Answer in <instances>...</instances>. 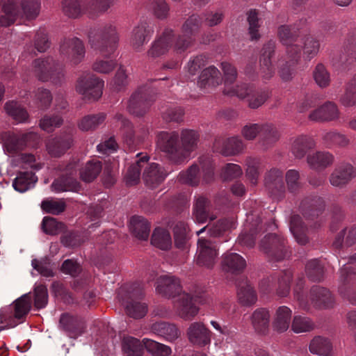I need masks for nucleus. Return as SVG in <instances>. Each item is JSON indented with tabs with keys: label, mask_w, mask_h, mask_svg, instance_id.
<instances>
[{
	"label": "nucleus",
	"mask_w": 356,
	"mask_h": 356,
	"mask_svg": "<svg viewBox=\"0 0 356 356\" xmlns=\"http://www.w3.org/2000/svg\"><path fill=\"white\" fill-rule=\"evenodd\" d=\"M270 318V313L265 308L257 309L252 314L251 323L257 334L266 335L268 333Z\"/></svg>",
	"instance_id": "c85d7f7f"
},
{
	"label": "nucleus",
	"mask_w": 356,
	"mask_h": 356,
	"mask_svg": "<svg viewBox=\"0 0 356 356\" xmlns=\"http://www.w3.org/2000/svg\"><path fill=\"white\" fill-rule=\"evenodd\" d=\"M276 42L270 40L264 44L259 56V73L264 81L270 80L275 74V69L272 58L275 54Z\"/></svg>",
	"instance_id": "9b49d317"
},
{
	"label": "nucleus",
	"mask_w": 356,
	"mask_h": 356,
	"mask_svg": "<svg viewBox=\"0 0 356 356\" xmlns=\"http://www.w3.org/2000/svg\"><path fill=\"white\" fill-rule=\"evenodd\" d=\"M127 314L134 318L138 319L144 317L147 313V305L138 300L128 302L124 305Z\"/></svg>",
	"instance_id": "e2e57ef3"
},
{
	"label": "nucleus",
	"mask_w": 356,
	"mask_h": 356,
	"mask_svg": "<svg viewBox=\"0 0 356 356\" xmlns=\"http://www.w3.org/2000/svg\"><path fill=\"white\" fill-rule=\"evenodd\" d=\"M293 272L286 270L280 273L277 277L276 293L280 297H286L289 294Z\"/></svg>",
	"instance_id": "13d9d810"
},
{
	"label": "nucleus",
	"mask_w": 356,
	"mask_h": 356,
	"mask_svg": "<svg viewBox=\"0 0 356 356\" xmlns=\"http://www.w3.org/2000/svg\"><path fill=\"white\" fill-rule=\"evenodd\" d=\"M218 258V249L215 242L207 238H199L197 241V264L211 268Z\"/></svg>",
	"instance_id": "4468645a"
},
{
	"label": "nucleus",
	"mask_w": 356,
	"mask_h": 356,
	"mask_svg": "<svg viewBox=\"0 0 356 356\" xmlns=\"http://www.w3.org/2000/svg\"><path fill=\"white\" fill-rule=\"evenodd\" d=\"M270 92L266 88H253L249 92L248 106L251 109H257L270 97Z\"/></svg>",
	"instance_id": "a18cd8bd"
},
{
	"label": "nucleus",
	"mask_w": 356,
	"mask_h": 356,
	"mask_svg": "<svg viewBox=\"0 0 356 356\" xmlns=\"http://www.w3.org/2000/svg\"><path fill=\"white\" fill-rule=\"evenodd\" d=\"M60 236V243L67 248H76L80 246L84 242L83 238L79 232L74 230H65L63 232Z\"/></svg>",
	"instance_id": "680f3d73"
},
{
	"label": "nucleus",
	"mask_w": 356,
	"mask_h": 356,
	"mask_svg": "<svg viewBox=\"0 0 356 356\" xmlns=\"http://www.w3.org/2000/svg\"><path fill=\"white\" fill-rule=\"evenodd\" d=\"M287 190L289 192L296 194L302 188L300 175L298 170L291 169L286 171L285 174Z\"/></svg>",
	"instance_id": "69168bd1"
},
{
	"label": "nucleus",
	"mask_w": 356,
	"mask_h": 356,
	"mask_svg": "<svg viewBox=\"0 0 356 356\" xmlns=\"http://www.w3.org/2000/svg\"><path fill=\"white\" fill-rule=\"evenodd\" d=\"M259 13L256 9H251L247 13V21L248 22V33L252 40H257L261 35L259 33L260 28Z\"/></svg>",
	"instance_id": "0e129e2a"
},
{
	"label": "nucleus",
	"mask_w": 356,
	"mask_h": 356,
	"mask_svg": "<svg viewBox=\"0 0 356 356\" xmlns=\"http://www.w3.org/2000/svg\"><path fill=\"white\" fill-rule=\"evenodd\" d=\"M33 65L35 74L41 81L60 84L64 79L63 65L52 57L35 59Z\"/></svg>",
	"instance_id": "39448f33"
},
{
	"label": "nucleus",
	"mask_w": 356,
	"mask_h": 356,
	"mask_svg": "<svg viewBox=\"0 0 356 356\" xmlns=\"http://www.w3.org/2000/svg\"><path fill=\"white\" fill-rule=\"evenodd\" d=\"M280 131L275 125L268 122L262 123L258 143L263 149L267 150L273 147L280 140Z\"/></svg>",
	"instance_id": "a878e982"
},
{
	"label": "nucleus",
	"mask_w": 356,
	"mask_h": 356,
	"mask_svg": "<svg viewBox=\"0 0 356 356\" xmlns=\"http://www.w3.org/2000/svg\"><path fill=\"white\" fill-rule=\"evenodd\" d=\"M151 243L161 250H168L172 245L170 232L163 228H156L152 235Z\"/></svg>",
	"instance_id": "09e8293b"
},
{
	"label": "nucleus",
	"mask_w": 356,
	"mask_h": 356,
	"mask_svg": "<svg viewBox=\"0 0 356 356\" xmlns=\"http://www.w3.org/2000/svg\"><path fill=\"white\" fill-rule=\"evenodd\" d=\"M309 299L313 306L319 309L332 308L335 304L334 296L330 289L319 285L312 286Z\"/></svg>",
	"instance_id": "dca6fc26"
},
{
	"label": "nucleus",
	"mask_w": 356,
	"mask_h": 356,
	"mask_svg": "<svg viewBox=\"0 0 356 356\" xmlns=\"http://www.w3.org/2000/svg\"><path fill=\"white\" fill-rule=\"evenodd\" d=\"M237 296L240 303L244 306L254 305L257 300L255 291L247 281L238 285Z\"/></svg>",
	"instance_id": "de8ad7c7"
},
{
	"label": "nucleus",
	"mask_w": 356,
	"mask_h": 356,
	"mask_svg": "<svg viewBox=\"0 0 356 356\" xmlns=\"http://www.w3.org/2000/svg\"><path fill=\"white\" fill-rule=\"evenodd\" d=\"M59 327L70 338L76 339L85 332L86 324L81 318L64 313L60 317Z\"/></svg>",
	"instance_id": "aec40b11"
},
{
	"label": "nucleus",
	"mask_w": 356,
	"mask_h": 356,
	"mask_svg": "<svg viewBox=\"0 0 356 356\" xmlns=\"http://www.w3.org/2000/svg\"><path fill=\"white\" fill-rule=\"evenodd\" d=\"M156 291L167 298L179 296L181 294V286L179 278L170 275H162L156 280Z\"/></svg>",
	"instance_id": "a211bd4d"
},
{
	"label": "nucleus",
	"mask_w": 356,
	"mask_h": 356,
	"mask_svg": "<svg viewBox=\"0 0 356 356\" xmlns=\"http://www.w3.org/2000/svg\"><path fill=\"white\" fill-rule=\"evenodd\" d=\"M130 229L139 240L146 241L150 232V224L143 216H134L130 220Z\"/></svg>",
	"instance_id": "c9c22d12"
},
{
	"label": "nucleus",
	"mask_w": 356,
	"mask_h": 356,
	"mask_svg": "<svg viewBox=\"0 0 356 356\" xmlns=\"http://www.w3.org/2000/svg\"><path fill=\"white\" fill-rule=\"evenodd\" d=\"M122 346L126 356H143L145 344L136 338L127 337H124Z\"/></svg>",
	"instance_id": "3c124183"
},
{
	"label": "nucleus",
	"mask_w": 356,
	"mask_h": 356,
	"mask_svg": "<svg viewBox=\"0 0 356 356\" xmlns=\"http://www.w3.org/2000/svg\"><path fill=\"white\" fill-rule=\"evenodd\" d=\"M307 161L312 169L320 171L331 166L334 162V156L327 152H316L308 155Z\"/></svg>",
	"instance_id": "7c9ffc66"
},
{
	"label": "nucleus",
	"mask_w": 356,
	"mask_h": 356,
	"mask_svg": "<svg viewBox=\"0 0 356 356\" xmlns=\"http://www.w3.org/2000/svg\"><path fill=\"white\" fill-rule=\"evenodd\" d=\"M154 101L152 90L149 87H139L130 97L127 109L136 116H143Z\"/></svg>",
	"instance_id": "0eeeda50"
},
{
	"label": "nucleus",
	"mask_w": 356,
	"mask_h": 356,
	"mask_svg": "<svg viewBox=\"0 0 356 356\" xmlns=\"http://www.w3.org/2000/svg\"><path fill=\"white\" fill-rule=\"evenodd\" d=\"M245 147L243 140L238 137L223 138L217 137L213 144V152L225 156H235L241 153Z\"/></svg>",
	"instance_id": "2eb2a0df"
},
{
	"label": "nucleus",
	"mask_w": 356,
	"mask_h": 356,
	"mask_svg": "<svg viewBox=\"0 0 356 356\" xmlns=\"http://www.w3.org/2000/svg\"><path fill=\"white\" fill-rule=\"evenodd\" d=\"M186 334L189 341L195 345L204 346L211 341V332L201 322L191 323Z\"/></svg>",
	"instance_id": "b1692460"
},
{
	"label": "nucleus",
	"mask_w": 356,
	"mask_h": 356,
	"mask_svg": "<svg viewBox=\"0 0 356 356\" xmlns=\"http://www.w3.org/2000/svg\"><path fill=\"white\" fill-rule=\"evenodd\" d=\"M292 311L286 306L279 307L273 316L272 327L278 333L286 332L291 324Z\"/></svg>",
	"instance_id": "cd10ccee"
},
{
	"label": "nucleus",
	"mask_w": 356,
	"mask_h": 356,
	"mask_svg": "<svg viewBox=\"0 0 356 356\" xmlns=\"http://www.w3.org/2000/svg\"><path fill=\"white\" fill-rule=\"evenodd\" d=\"M168 173L163 167L156 163L147 164L143 174L145 184L150 188H155L165 179Z\"/></svg>",
	"instance_id": "5701e85b"
},
{
	"label": "nucleus",
	"mask_w": 356,
	"mask_h": 356,
	"mask_svg": "<svg viewBox=\"0 0 356 356\" xmlns=\"http://www.w3.org/2000/svg\"><path fill=\"white\" fill-rule=\"evenodd\" d=\"M157 145L173 163L181 164L185 160L180 136L177 131H161L157 135Z\"/></svg>",
	"instance_id": "20e7f679"
},
{
	"label": "nucleus",
	"mask_w": 356,
	"mask_h": 356,
	"mask_svg": "<svg viewBox=\"0 0 356 356\" xmlns=\"http://www.w3.org/2000/svg\"><path fill=\"white\" fill-rule=\"evenodd\" d=\"M37 180V177L32 171L20 172L14 179L13 186L16 191L22 193L27 191Z\"/></svg>",
	"instance_id": "8fccbe9b"
},
{
	"label": "nucleus",
	"mask_w": 356,
	"mask_h": 356,
	"mask_svg": "<svg viewBox=\"0 0 356 356\" xmlns=\"http://www.w3.org/2000/svg\"><path fill=\"white\" fill-rule=\"evenodd\" d=\"M341 63L356 62V29L350 30L346 35L340 56Z\"/></svg>",
	"instance_id": "c756f323"
},
{
	"label": "nucleus",
	"mask_w": 356,
	"mask_h": 356,
	"mask_svg": "<svg viewBox=\"0 0 356 356\" xmlns=\"http://www.w3.org/2000/svg\"><path fill=\"white\" fill-rule=\"evenodd\" d=\"M290 230L296 242L300 245H305L309 242L307 234L308 228L299 215L296 214L291 216Z\"/></svg>",
	"instance_id": "473e14b6"
},
{
	"label": "nucleus",
	"mask_w": 356,
	"mask_h": 356,
	"mask_svg": "<svg viewBox=\"0 0 356 356\" xmlns=\"http://www.w3.org/2000/svg\"><path fill=\"white\" fill-rule=\"evenodd\" d=\"M106 118V114L104 113L88 115L80 120L78 127L84 131H92L102 124L105 121Z\"/></svg>",
	"instance_id": "6e6d98bb"
},
{
	"label": "nucleus",
	"mask_w": 356,
	"mask_h": 356,
	"mask_svg": "<svg viewBox=\"0 0 356 356\" xmlns=\"http://www.w3.org/2000/svg\"><path fill=\"white\" fill-rule=\"evenodd\" d=\"M114 120L120 123V129L122 132L124 143L131 147L134 144L135 132L131 122L121 113H116Z\"/></svg>",
	"instance_id": "49530a36"
},
{
	"label": "nucleus",
	"mask_w": 356,
	"mask_h": 356,
	"mask_svg": "<svg viewBox=\"0 0 356 356\" xmlns=\"http://www.w3.org/2000/svg\"><path fill=\"white\" fill-rule=\"evenodd\" d=\"M151 29L147 22H141L132 31L131 44L137 51L143 50L146 38L150 34Z\"/></svg>",
	"instance_id": "79ce46f5"
},
{
	"label": "nucleus",
	"mask_w": 356,
	"mask_h": 356,
	"mask_svg": "<svg viewBox=\"0 0 356 356\" xmlns=\"http://www.w3.org/2000/svg\"><path fill=\"white\" fill-rule=\"evenodd\" d=\"M102 163L99 160H91L79 170L80 178L86 183L93 181L102 170Z\"/></svg>",
	"instance_id": "37998d69"
},
{
	"label": "nucleus",
	"mask_w": 356,
	"mask_h": 356,
	"mask_svg": "<svg viewBox=\"0 0 356 356\" xmlns=\"http://www.w3.org/2000/svg\"><path fill=\"white\" fill-rule=\"evenodd\" d=\"M40 141L39 136L35 132L23 134H9L5 142L6 150L11 154H17L26 147L34 146Z\"/></svg>",
	"instance_id": "9d476101"
},
{
	"label": "nucleus",
	"mask_w": 356,
	"mask_h": 356,
	"mask_svg": "<svg viewBox=\"0 0 356 356\" xmlns=\"http://www.w3.org/2000/svg\"><path fill=\"white\" fill-rule=\"evenodd\" d=\"M143 342L145 348L154 356H169L172 353L171 348L163 343L148 339H144Z\"/></svg>",
	"instance_id": "774afa93"
},
{
	"label": "nucleus",
	"mask_w": 356,
	"mask_h": 356,
	"mask_svg": "<svg viewBox=\"0 0 356 356\" xmlns=\"http://www.w3.org/2000/svg\"><path fill=\"white\" fill-rule=\"evenodd\" d=\"M264 185L268 195L274 200H283L286 194L283 172L278 168H271L264 177Z\"/></svg>",
	"instance_id": "6e6552de"
},
{
	"label": "nucleus",
	"mask_w": 356,
	"mask_h": 356,
	"mask_svg": "<svg viewBox=\"0 0 356 356\" xmlns=\"http://www.w3.org/2000/svg\"><path fill=\"white\" fill-rule=\"evenodd\" d=\"M326 208L325 200L318 195L304 197L300 202L299 210L307 220H314L323 214Z\"/></svg>",
	"instance_id": "f8f14e48"
},
{
	"label": "nucleus",
	"mask_w": 356,
	"mask_h": 356,
	"mask_svg": "<svg viewBox=\"0 0 356 356\" xmlns=\"http://www.w3.org/2000/svg\"><path fill=\"white\" fill-rule=\"evenodd\" d=\"M356 177V168L349 162H341L335 165L328 180L331 186L338 188H346Z\"/></svg>",
	"instance_id": "1a4fd4ad"
},
{
	"label": "nucleus",
	"mask_w": 356,
	"mask_h": 356,
	"mask_svg": "<svg viewBox=\"0 0 356 356\" xmlns=\"http://www.w3.org/2000/svg\"><path fill=\"white\" fill-rule=\"evenodd\" d=\"M3 15L0 17V26H9L14 24L18 17L20 10L15 0H8L3 4Z\"/></svg>",
	"instance_id": "58836bf2"
},
{
	"label": "nucleus",
	"mask_w": 356,
	"mask_h": 356,
	"mask_svg": "<svg viewBox=\"0 0 356 356\" xmlns=\"http://www.w3.org/2000/svg\"><path fill=\"white\" fill-rule=\"evenodd\" d=\"M74 131V129L68 128L67 131L49 141L47 145L49 153L55 157L63 154L73 144Z\"/></svg>",
	"instance_id": "412c9836"
},
{
	"label": "nucleus",
	"mask_w": 356,
	"mask_h": 356,
	"mask_svg": "<svg viewBox=\"0 0 356 356\" xmlns=\"http://www.w3.org/2000/svg\"><path fill=\"white\" fill-rule=\"evenodd\" d=\"M88 40L92 47L108 58L116 50L119 35L116 27L107 24L100 27L91 28L88 32Z\"/></svg>",
	"instance_id": "f257e3e1"
},
{
	"label": "nucleus",
	"mask_w": 356,
	"mask_h": 356,
	"mask_svg": "<svg viewBox=\"0 0 356 356\" xmlns=\"http://www.w3.org/2000/svg\"><path fill=\"white\" fill-rule=\"evenodd\" d=\"M315 146L316 143L312 137L307 135H300L294 139L291 151L296 158L300 159Z\"/></svg>",
	"instance_id": "f704fd0d"
},
{
	"label": "nucleus",
	"mask_w": 356,
	"mask_h": 356,
	"mask_svg": "<svg viewBox=\"0 0 356 356\" xmlns=\"http://www.w3.org/2000/svg\"><path fill=\"white\" fill-rule=\"evenodd\" d=\"M115 2V0H90L86 12L90 18L97 17L106 13L114 5Z\"/></svg>",
	"instance_id": "4d7b16f0"
},
{
	"label": "nucleus",
	"mask_w": 356,
	"mask_h": 356,
	"mask_svg": "<svg viewBox=\"0 0 356 356\" xmlns=\"http://www.w3.org/2000/svg\"><path fill=\"white\" fill-rule=\"evenodd\" d=\"M211 200L203 195L195 197L193 203V216L198 223H205L208 220L213 221L217 218L211 212Z\"/></svg>",
	"instance_id": "6ab92c4d"
},
{
	"label": "nucleus",
	"mask_w": 356,
	"mask_h": 356,
	"mask_svg": "<svg viewBox=\"0 0 356 356\" xmlns=\"http://www.w3.org/2000/svg\"><path fill=\"white\" fill-rule=\"evenodd\" d=\"M222 82L220 71L213 66L203 70L199 76L197 84L200 88L213 89Z\"/></svg>",
	"instance_id": "bb28decb"
},
{
	"label": "nucleus",
	"mask_w": 356,
	"mask_h": 356,
	"mask_svg": "<svg viewBox=\"0 0 356 356\" xmlns=\"http://www.w3.org/2000/svg\"><path fill=\"white\" fill-rule=\"evenodd\" d=\"M259 250L270 261H280L291 255L287 241L281 235L268 234L264 236L259 244Z\"/></svg>",
	"instance_id": "7ed1b4c3"
},
{
	"label": "nucleus",
	"mask_w": 356,
	"mask_h": 356,
	"mask_svg": "<svg viewBox=\"0 0 356 356\" xmlns=\"http://www.w3.org/2000/svg\"><path fill=\"white\" fill-rule=\"evenodd\" d=\"M174 31L172 29L165 28L147 51V56L156 58L165 54L172 47Z\"/></svg>",
	"instance_id": "f3484780"
},
{
	"label": "nucleus",
	"mask_w": 356,
	"mask_h": 356,
	"mask_svg": "<svg viewBox=\"0 0 356 356\" xmlns=\"http://www.w3.org/2000/svg\"><path fill=\"white\" fill-rule=\"evenodd\" d=\"M314 328V323L306 316H295L291 322V329L296 333L310 332Z\"/></svg>",
	"instance_id": "338daca9"
},
{
	"label": "nucleus",
	"mask_w": 356,
	"mask_h": 356,
	"mask_svg": "<svg viewBox=\"0 0 356 356\" xmlns=\"http://www.w3.org/2000/svg\"><path fill=\"white\" fill-rule=\"evenodd\" d=\"M149 159L147 155L143 156L128 168L124 178L127 186H135L139 183L141 169L147 164Z\"/></svg>",
	"instance_id": "a19ab883"
},
{
	"label": "nucleus",
	"mask_w": 356,
	"mask_h": 356,
	"mask_svg": "<svg viewBox=\"0 0 356 356\" xmlns=\"http://www.w3.org/2000/svg\"><path fill=\"white\" fill-rule=\"evenodd\" d=\"M307 278L314 282H320L324 280L325 268L317 259L307 262L305 269Z\"/></svg>",
	"instance_id": "c03bdc74"
},
{
	"label": "nucleus",
	"mask_w": 356,
	"mask_h": 356,
	"mask_svg": "<svg viewBox=\"0 0 356 356\" xmlns=\"http://www.w3.org/2000/svg\"><path fill=\"white\" fill-rule=\"evenodd\" d=\"M222 266L225 272L238 273L245 268L246 261L238 254L228 253L223 257Z\"/></svg>",
	"instance_id": "4c0bfd02"
},
{
	"label": "nucleus",
	"mask_w": 356,
	"mask_h": 356,
	"mask_svg": "<svg viewBox=\"0 0 356 356\" xmlns=\"http://www.w3.org/2000/svg\"><path fill=\"white\" fill-rule=\"evenodd\" d=\"M339 118V111L337 104L332 102H327L318 108L313 111L309 118L316 122H330Z\"/></svg>",
	"instance_id": "393cba45"
},
{
	"label": "nucleus",
	"mask_w": 356,
	"mask_h": 356,
	"mask_svg": "<svg viewBox=\"0 0 356 356\" xmlns=\"http://www.w3.org/2000/svg\"><path fill=\"white\" fill-rule=\"evenodd\" d=\"M151 330L154 334L170 342L178 339L180 335V332L175 324L165 321L153 323Z\"/></svg>",
	"instance_id": "72a5a7b5"
},
{
	"label": "nucleus",
	"mask_w": 356,
	"mask_h": 356,
	"mask_svg": "<svg viewBox=\"0 0 356 356\" xmlns=\"http://www.w3.org/2000/svg\"><path fill=\"white\" fill-rule=\"evenodd\" d=\"M179 136L183 153L186 159L189 154L197 148L200 140V134L197 131L186 129L181 131Z\"/></svg>",
	"instance_id": "e433bc0d"
},
{
	"label": "nucleus",
	"mask_w": 356,
	"mask_h": 356,
	"mask_svg": "<svg viewBox=\"0 0 356 356\" xmlns=\"http://www.w3.org/2000/svg\"><path fill=\"white\" fill-rule=\"evenodd\" d=\"M104 81L92 74L80 76L76 83V91L89 101H96L102 95Z\"/></svg>",
	"instance_id": "423d86ee"
},
{
	"label": "nucleus",
	"mask_w": 356,
	"mask_h": 356,
	"mask_svg": "<svg viewBox=\"0 0 356 356\" xmlns=\"http://www.w3.org/2000/svg\"><path fill=\"white\" fill-rule=\"evenodd\" d=\"M277 37L283 44L296 43L300 36V29L296 24L280 25L277 28Z\"/></svg>",
	"instance_id": "ea45409f"
},
{
	"label": "nucleus",
	"mask_w": 356,
	"mask_h": 356,
	"mask_svg": "<svg viewBox=\"0 0 356 356\" xmlns=\"http://www.w3.org/2000/svg\"><path fill=\"white\" fill-rule=\"evenodd\" d=\"M332 346L330 341L321 337H314L309 343V351L320 356H330Z\"/></svg>",
	"instance_id": "603ef678"
},
{
	"label": "nucleus",
	"mask_w": 356,
	"mask_h": 356,
	"mask_svg": "<svg viewBox=\"0 0 356 356\" xmlns=\"http://www.w3.org/2000/svg\"><path fill=\"white\" fill-rule=\"evenodd\" d=\"M175 308L177 315L186 320L190 321L198 313V308L193 303V297L187 293H182L175 302Z\"/></svg>",
	"instance_id": "4be33fe9"
},
{
	"label": "nucleus",
	"mask_w": 356,
	"mask_h": 356,
	"mask_svg": "<svg viewBox=\"0 0 356 356\" xmlns=\"http://www.w3.org/2000/svg\"><path fill=\"white\" fill-rule=\"evenodd\" d=\"M42 229L44 233L49 235H57L65 230V224L58 221L56 218L46 216L42 222Z\"/></svg>",
	"instance_id": "052dcab7"
},
{
	"label": "nucleus",
	"mask_w": 356,
	"mask_h": 356,
	"mask_svg": "<svg viewBox=\"0 0 356 356\" xmlns=\"http://www.w3.org/2000/svg\"><path fill=\"white\" fill-rule=\"evenodd\" d=\"M202 23V18L199 15L192 14L182 24L181 31L195 38L200 31Z\"/></svg>",
	"instance_id": "864d4df0"
},
{
	"label": "nucleus",
	"mask_w": 356,
	"mask_h": 356,
	"mask_svg": "<svg viewBox=\"0 0 356 356\" xmlns=\"http://www.w3.org/2000/svg\"><path fill=\"white\" fill-rule=\"evenodd\" d=\"M143 286L139 283H133L122 286L118 294V297L124 305L128 302L136 301L144 297Z\"/></svg>",
	"instance_id": "2f4dec72"
},
{
	"label": "nucleus",
	"mask_w": 356,
	"mask_h": 356,
	"mask_svg": "<svg viewBox=\"0 0 356 356\" xmlns=\"http://www.w3.org/2000/svg\"><path fill=\"white\" fill-rule=\"evenodd\" d=\"M348 259L339 270L338 291L343 299L356 305V253Z\"/></svg>",
	"instance_id": "f03ea898"
},
{
	"label": "nucleus",
	"mask_w": 356,
	"mask_h": 356,
	"mask_svg": "<svg viewBox=\"0 0 356 356\" xmlns=\"http://www.w3.org/2000/svg\"><path fill=\"white\" fill-rule=\"evenodd\" d=\"M60 53L66 56L72 65H76L83 59L86 49L83 41L74 37L63 40L60 46Z\"/></svg>",
	"instance_id": "ddd939ff"
},
{
	"label": "nucleus",
	"mask_w": 356,
	"mask_h": 356,
	"mask_svg": "<svg viewBox=\"0 0 356 356\" xmlns=\"http://www.w3.org/2000/svg\"><path fill=\"white\" fill-rule=\"evenodd\" d=\"M233 225V222L227 219H220L213 224H209L202 228L197 232L199 235L200 233L208 230L210 236L219 237L223 234L224 232L229 230Z\"/></svg>",
	"instance_id": "5fc2aeb1"
},
{
	"label": "nucleus",
	"mask_w": 356,
	"mask_h": 356,
	"mask_svg": "<svg viewBox=\"0 0 356 356\" xmlns=\"http://www.w3.org/2000/svg\"><path fill=\"white\" fill-rule=\"evenodd\" d=\"M4 108L6 113L17 122H24L29 118L26 110L17 102H6Z\"/></svg>",
	"instance_id": "bf43d9fd"
}]
</instances>
